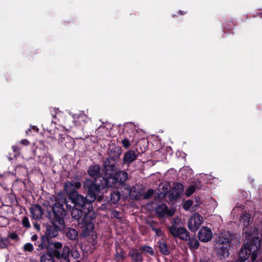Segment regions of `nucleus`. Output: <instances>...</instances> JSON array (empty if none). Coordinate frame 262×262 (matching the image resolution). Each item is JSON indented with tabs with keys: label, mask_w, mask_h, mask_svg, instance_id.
Segmentation results:
<instances>
[{
	"label": "nucleus",
	"mask_w": 262,
	"mask_h": 262,
	"mask_svg": "<svg viewBox=\"0 0 262 262\" xmlns=\"http://www.w3.org/2000/svg\"><path fill=\"white\" fill-rule=\"evenodd\" d=\"M116 161L114 158L111 157L106 159L104 162V169L105 176L100 180L99 184H96L95 181L86 179L83 183L84 189L88 191L89 201L94 202L96 199L101 201L103 195L107 191V188H117L119 186L116 177L115 176L117 168Z\"/></svg>",
	"instance_id": "obj_1"
},
{
	"label": "nucleus",
	"mask_w": 262,
	"mask_h": 262,
	"mask_svg": "<svg viewBox=\"0 0 262 262\" xmlns=\"http://www.w3.org/2000/svg\"><path fill=\"white\" fill-rule=\"evenodd\" d=\"M32 218L37 220L42 224H46V220H49L53 225V228H48V235L51 237H55L58 235V230L64 227L63 214H32Z\"/></svg>",
	"instance_id": "obj_2"
},
{
	"label": "nucleus",
	"mask_w": 262,
	"mask_h": 262,
	"mask_svg": "<svg viewBox=\"0 0 262 262\" xmlns=\"http://www.w3.org/2000/svg\"><path fill=\"white\" fill-rule=\"evenodd\" d=\"M91 214H71L74 220L78 221V226L82 229V235L84 237L91 236L92 245L94 246L96 244L97 236L94 231L93 217Z\"/></svg>",
	"instance_id": "obj_3"
},
{
	"label": "nucleus",
	"mask_w": 262,
	"mask_h": 262,
	"mask_svg": "<svg viewBox=\"0 0 262 262\" xmlns=\"http://www.w3.org/2000/svg\"><path fill=\"white\" fill-rule=\"evenodd\" d=\"M71 200L70 204L69 202L64 199V203L68 210L71 211V213L77 212V213H85L83 210V207L86 205V200L81 195L78 193L73 195V198H69Z\"/></svg>",
	"instance_id": "obj_4"
},
{
	"label": "nucleus",
	"mask_w": 262,
	"mask_h": 262,
	"mask_svg": "<svg viewBox=\"0 0 262 262\" xmlns=\"http://www.w3.org/2000/svg\"><path fill=\"white\" fill-rule=\"evenodd\" d=\"M237 238L236 235L227 230H224L219 234L216 238L217 244L230 246Z\"/></svg>",
	"instance_id": "obj_5"
},
{
	"label": "nucleus",
	"mask_w": 262,
	"mask_h": 262,
	"mask_svg": "<svg viewBox=\"0 0 262 262\" xmlns=\"http://www.w3.org/2000/svg\"><path fill=\"white\" fill-rule=\"evenodd\" d=\"M168 229L172 236L178 237L183 241L188 240L189 233L185 228L179 226H169Z\"/></svg>",
	"instance_id": "obj_6"
},
{
	"label": "nucleus",
	"mask_w": 262,
	"mask_h": 262,
	"mask_svg": "<svg viewBox=\"0 0 262 262\" xmlns=\"http://www.w3.org/2000/svg\"><path fill=\"white\" fill-rule=\"evenodd\" d=\"M204 221L200 214H192L188 221V227L190 231H196Z\"/></svg>",
	"instance_id": "obj_7"
},
{
	"label": "nucleus",
	"mask_w": 262,
	"mask_h": 262,
	"mask_svg": "<svg viewBox=\"0 0 262 262\" xmlns=\"http://www.w3.org/2000/svg\"><path fill=\"white\" fill-rule=\"evenodd\" d=\"M81 186L80 182L72 181L65 183L64 188L65 191L69 195V198H73V195L78 193L76 189L80 188Z\"/></svg>",
	"instance_id": "obj_8"
},
{
	"label": "nucleus",
	"mask_w": 262,
	"mask_h": 262,
	"mask_svg": "<svg viewBox=\"0 0 262 262\" xmlns=\"http://www.w3.org/2000/svg\"><path fill=\"white\" fill-rule=\"evenodd\" d=\"M212 231L210 228L203 227L198 233V238L201 242H207L212 239Z\"/></svg>",
	"instance_id": "obj_9"
},
{
	"label": "nucleus",
	"mask_w": 262,
	"mask_h": 262,
	"mask_svg": "<svg viewBox=\"0 0 262 262\" xmlns=\"http://www.w3.org/2000/svg\"><path fill=\"white\" fill-rule=\"evenodd\" d=\"M184 190L183 185L181 183H177L172 187L169 193V199L173 201L178 199Z\"/></svg>",
	"instance_id": "obj_10"
},
{
	"label": "nucleus",
	"mask_w": 262,
	"mask_h": 262,
	"mask_svg": "<svg viewBox=\"0 0 262 262\" xmlns=\"http://www.w3.org/2000/svg\"><path fill=\"white\" fill-rule=\"evenodd\" d=\"M138 155L134 150H129L124 154L123 158V163L124 164L129 165L137 158Z\"/></svg>",
	"instance_id": "obj_11"
},
{
	"label": "nucleus",
	"mask_w": 262,
	"mask_h": 262,
	"mask_svg": "<svg viewBox=\"0 0 262 262\" xmlns=\"http://www.w3.org/2000/svg\"><path fill=\"white\" fill-rule=\"evenodd\" d=\"M229 245H220L217 244L215 246L217 253L221 258H225L229 255V252L228 248L230 247Z\"/></svg>",
	"instance_id": "obj_12"
},
{
	"label": "nucleus",
	"mask_w": 262,
	"mask_h": 262,
	"mask_svg": "<svg viewBox=\"0 0 262 262\" xmlns=\"http://www.w3.org/2000/svg\"><path fill=\"white\" fill-rule=\"evenodd\" d=\"M70 251V250L68 247H64L61 253L58 250H53V254L54 256L58 259L69 258Z\"/></svg>",
	"instance_id": "obj_13"
},
{
	"label": "nucleus",
	"mask_w": 262,
	"mask_h": 262,
	"mask_svg": "<svg viewBox=\"0 0 262 262\" xmlns=\"http://www.w3.org/2000/svg\"><path fill=\"white\" fill-rule=\"evenodd\" d=\"M142 189L138 186L132 187L129 191V196L132 199L139 200L142 195Z\"/></svg>",
	"instance_id": "obj_14"
},
{
	"label": "nucleus",
	"mask_w": 262,
	"mask_h": 262,
	"mask_svg": "<svg viewBox=\"0 0 262 262\" xmlns=\"http://www.w3.org/2000/svg\"><path fill=\"white\" fill-rule=\"evenodd\" d=\"M38 250L49 249L51 247V242L47 236H42L40 243L37 245Z\"/></svg>",
	"instance_id": "obj_15"
},
{
	"label": "nucleus",
	"mask_w": 262,
	"mask_h": 262,
	"mask_svg": "<svg viewBox=\"0 0 262 262\" xmlns=\"http://www.w3.org/2000/svg\"><path fill=\"white\" fill-rule=\"evenodd\" d=\"M66 205L64 204V201L63 203L61 204L60 202H57L55 203L52 206L53 213H66L69 212L66 208V210L64 208Z\"/></svg>",
	"instance_id": "obj_16"
},
{
	"label": "nucleus",
	"mask_w": 262,
	"mask_h": 262,
	"mask_svg": "<svg viewBox=\"0 0 262 262\" xmlns=\"http://www.w3.org/2000/svg\"><path fill=\"white\" fill-rule=\"evenodd\" d=\"M88 172L89 176L96 179L100 175V167L97 164L91 165L90 166Z\"/></svg>",
	"instance_id": "obj_17"
},
{
	"label": "nucleus",
	"mask_w": 262,
	"mask_h": 262,
	"mask_svg": "<svg viewBox=\"0 0 262 262\" xmlns=\"http://www.w3.org/2000/svg\"><path fill=\"white\" fill-rule=\"evenodd\" d=\"M115 176L116 177V179L118 181V183L119 186L120 185L121 183L125 181L128 178V174L127 172L124 171H120L117 173L116 172Z\"/></svg>",
	"instance_id": "obj_18"
},
{
	"label": "nucleus",
	"mask_w": 262,
	"mask_h": 262,
	"mask_svg": "<svg viewBox=\"0 0 262 262\" xmlns=\"http://www.w3.org/2000/svg\"><path fill=\"white\" fill-rule=\"evenodd\" d=\"M129 255L135 262H140L142 261V257L140 252L137 250H132L129 252Z\"/></svg>",
	"instance_id": "obj_19"
},
{
	"label": "nucleus",
	"mask_w": 262,
	"mask_h": 262,
	"mask_svg": "<svg viewBox=\"0 0 262 262\" xmlns=\"http://www.w3.org/2000/svg\"><path fill=\"white\" fill-rule=\"evenodd\" d=\"M53 252L47 253L41 256L40 262H54Z\"/></svg>",
	"instance_id": "obj_20"
},
{
	"label": "nucleus",
	"mask_w": 262,
	"mask_h": 262,
	"mask_svg": "<svg viewBox=\"0 0 262 262\" xmlns=\"http://www.w3.org/2000/svg\"><path fill=\"white\" fill-rule=\"evenodd\" d=\"M66 236L71 240H75L78 236V232L74 229L69 228L66 233Z\"/></svg>",
	"instance_id": "obj_21"
},
{
	"label": "nucleus",
	"mask_w": 262,
	"mask_h": 262,
	"mask_svg": "<svg viewBox=\"0 0 262 262\" xmlns=\"http://www.w3.org/2000/svg\"><path fill=\"white\" fill-rule=\"evenodd\" d=\"M200 201L196 200L195 204H194V202L192 200H187L186 201L183 207L186 211H188L191 207H197L199 204Z\"/></svg>",
	"instance_id": "obj_22"
},
{
	"label": "nucleus",
	"mask_w": 262,
	"mask_h": 262,
	"mask_svg": "<svg viewBox=\"0 0 262 262\" xmlns=\"http://www.w3.org/2000/svg\"><path fill=\"white\" fill-rule=\"evenodd\" d=\"M241 222L243 223L244 227L246 228L251 222L250 214H244Z\"/></svg>",
	"instance_id": "obj_23"
},
{
	"label": "nucleus",
	"mask_w": 262,
	"mask_h": 262,
	"mask_svg": "<svg viewBox=\"0 0 262 262\" xmlns=\"http://www.w3.org/2000/svg\"><path fill=\"white\" fill-rule=\"evenodd\" d=\"M120 194L118 191L111 193L110 202L111 203L116 204L120 199Z\"/></svg>",
	"instance_id": "obj_24"
},
{
	"label": "nucleus",
	"mask_w": 262,
	"mask_h": 262,
	"mask_svg": "<svg viewBox=\"0 0 262 262\" xmlns=\"http://www.w3.org/2000/svg\"><path fill=\"white\" fill-rule=\"evenodd\" d=\"M246 207L245 206L241 204H237L236 206L233 208V211L234 213H236L237 212H240L241 213H247L248 211L246 209Z\"/></svg>",
	"instance_id": "obj_25"
},
{
	"label": "nucleus",
	"mask_w": 262,
	"mask_h": 262,
	"mask_svg": "<svg viewBox=\"0 0 262 262\" xmlns=\"http://www.w3.org/2000/svg\"><path fill=\"white\" fill-rule=\"evenodd\" d=\"M159 247L160 252L163 254L167 255L169 253L167 245L164 242H159Z\"/></svg>",
	"instance_id": "obj_26"
},
{
	"label": "nucleus",
	"mask_w": 262,
	"mask_h": 262,
	"mask_svg": "<svg viewBox=\"0 0 262 262\" xmlns=\"http://www.w3.org/2000/svg\"><path fill=\"white\" fill-rule=\"evenodd\" d=\"M188 239L189 240L188 244L191 248L196 249L199 247V243L195 237L189 238V237Z\"/></svg>",
	"instance_id": "obj_27"
},
{
	"label": "nucleus",
	"mask_w": 262,
	"mask_h": 262,
	"mask_svg": "<svg viewBox=\"0 0 262 262\" xmlns=\"http://www.w3.org/2000/svg\"><path fill=\"white\" fill-rule=\"evenodd\" d=\"M156 213H168L167 207L164 204H161L156 207Z\"/></svg>",
	"instance_id": "obj_28"
},
{
	"label": "nucleus",
	"mask_w": 262,
	"mask_h": 262,
	"mask_svg": "<svg viewBox=\"0 0 262 262\" xmlns=\"http://www.w3.org/2000/svg\"><path fill=\"white\" fill-rule=\"evenodd\" d=\"M169 188H170V185H169V184L168 183H165L163 185H162V189L163 190H162V191L160 192L161 196L162 197L165 196L167 194Z\"/></svg>",
	"instance_id": "obj_29"
},
{
	"label": "nucleus",
	"mask_w": 262,
	"mask_h": 262,
	"mask_svg": "<svg viewBox=\"0 0 262 262\" xmlns=\"http://www.w3.org/2000/svg\"><path fill=\"white\" fill-rule=\"evenodd\" d=\"M31 213H42V211L40 206L38 205H33L30 208Z\"/></svg>",
	"instance_id": "obj_30"
},
{
	"label": "nucleus",
	"mask_w": 262,
	"mask_h": 262,
	"mask_svg": "<svg viewBox=\"0 0 262 262\" xmlns=\"http://www.w3.org/2000/svg\"><path fill=\"white\" fill-rule=\"evenodd\" d=\"M195 189V187L193 185L189 186L186 189V195L189 196L194 192Z\"/></svg>",
	"instance_id": "obj_31"
},
{
	"label": "nucleus",
	"mask_w": 262,
	"mask_h": 262,
	"mask_svg": "<svg viewBox=\"0 0 262 262\" xmlns=\"http://www.w3.org/2000/svg\"><path fill=\"white\" fill-rule=\"evenodd\" d=\"M24 250L25 251L31 252L33 250L34 248L31 243H27L24 246Z\"/></svg>",
	"instance_id": "obj_32"
},
{
	"label": "nucleus",
	"mask_w": 262,
	"mask_h": 262,
	"mask_svg": "<svg viewBox=\"0 0 262 262\" xmlns=\"http://www.w3.org/2000/svg\"><path fill=\"white\" fill-rule=\"evenodd\" d=\"M125 257V253L123 252L122 251H121L120 253H119L118 251L116 253V258L118 260H122Z\"/></svg>",
	"instance_id": "obj_33"
},
{
	"label": "nucleus",
	"mask_w": 262,
	"mask_h": 262,
	"mask_svg": "<svg viewBox=\"0 0 262 262\" xmlns=\"http://www.w3.org/2000/svg\"><path fill=\"white\" fill-rule=\"evenodd\" d=\"M181 224L182 221L181 219L177 217L173 219L172 225L171 226H179Z\"/></svg>",
	"instance_id": "obj_34"
},
{
	"label": "nucleus",
	"mask_w": 262,
	"mask_h": 262,
	"mask_svg": "<svg viewBox=\"0 0 262 262\" xmlns=\"http://www.w3.org/2000/svg\"><path fill=\"white\" fill-rule=\"evenodd\" d=\"M51 246H53V247L55 248L54 250H58L60 249L62 247V244L59 242H55L54 243H51Z\"/></svg>",
	"instance_id": "obj_35"
},
{
	"label": "nucleus",
	"mask_w": 262,
	"mask_h": 262,
	"mask_svg": "<svg viewBox=\"0 0 262 262\" xmlns=\"http://www.w3.org/2000/svg\"><path fill=\"white\" fill-rule=\"evenodd\" d=\"M142 249L143 251H146V252L149 253L151 255H154V252L152 249L151 247H149V246H144V247H142Z\"/></svg>",
	"instance_id": "obj_36"
},
{
	"label": "nucleus",
	"mask_w": 262,
	"mask_h": 262,
	"mask_svg": "<svg viewBox=\"0 0 262 262\" xmlns=\"http://www.w3.org/2000/svg\"><path fill=\"white\" fill-rule=\"evenodd\" d=\"M154 193V190L152 189H149L144 195V199H148L151 197Z\"/></svg>",
	"instance_id": "obj_37"
},
{
	"label": "nucleus",
	"mask_w": 262,
	"mask_h": 262,
	"mask_svg": "<svg viewBox=\"0 0 262 262\" xmlns=\"http://www.w3.org/2000/svg\"><path fill=\"white\" fill-rule=\"evenodd\" d=\"M9 237L15 241H18V237L16 233L14 232L10 233L8 235Z\"/></svg>",
	"instance_id": "obj_38"
},
{
	"label": "nucleus",
	"mask_w": 262,
	"mask_h": 262,
	"mask_svg": "<svg viewBox=\"0 0 262 262\" xmlns=\"http://www.w3.org/2000/svg\"><path fill=\"white\" fill-rule=\"evenodd\" d=\"M122 143L123 146L126 148H127L130 146L129 141L127 138L123 139L122 140Z\"/></svg>",
	"instance_id": "obj_39"
},
{
	"label": "nucleus",
	"mask_w": 262,
	"mask_h": 262,
	"mask_svg": "<svg viewBox=\"0 0 262 262\" xmlns=\"http://www.w3.org/2000/svg\"><path fill=\"white\" fill-rule=\"evenodd\" d=\"M23 224L25 227H26L27 228L30 227V226L29 220L27 217H24L23 219Z\"/></svg>",
	"instance_id": "obj_40"
},
{
	"label": "nucleus",
	"mask_w": 262,
	"mask_h": 262,
	"mask_svg": "<svg viewBox=\"0 0 262 262\" xmlns=\"http://www.w3.org/2000/svg\"><path fill=\"white\" fill-rule=\"evenodd\" d=\"M84 117V114L83 113H80L79 114H75L74 115L73 117L75 119H83V118Z\"/></svg>",
	"instance_id": "obj_41"
},
{
	"label": "nucleus",
	"mask_w": 262,
	"mask_h": 262,
	"mask_svg": "<svg viewBox=\"0 0 262 262\" xmlns=\"http://www.w3.org/2000/svg\"><path fill=\"white\" fill-rule=\"evenodd\" d=\"M72 255L74 258H78L79 257V253L77 250H74L71 252Z\"/></svg>",
	"instance_id": "obj_42"
},
{
	"label": "nucleus",
	"mask_w": 262,
	"mask_h": 262,
	"mask_svg": "<svg viewBox=\"0 0 262 262\" xmlns=\"http://www.w3.org/2000/svg\"><path fill=\"white\" fill-rule=\"evenodd\" d=\"M153 230L155 231L158 236H161L162 234V232L161 229L153 228Z\"/></svg>",
	"instance_id": "obj_43"
},
{
	"label": "nucleus",
	"mask_w": 262,
	"mask_h": 262,
	"mask_svg": "<svg viewBox=\"0 0 262 262\" xmlns=\"http://www.w3.org/2000/svg\"><path fill=\"white\" fill-rule=\"evenodd\" d=\"M20 143L25 146L28 145L30 144L29 141L27 139H23L20 141Z\"/></svg>",
	"instance_id": "obj_44"
},
{
	"label": "nucleus",
	"mask_w": 262,
	"mask_h": 262,
	"mask_svg": "<svg viewBox=\"0 0 262 262\" xmlns=\"http://www.w3.org/2000/svg\"><path fill=\"white\" fill-rule=\"evenodd\" d=\"M6 244L3 241L0 242V247L1 248H4L6 247Z\"/></svg>",
	"instance_id": "obj_45"
},
{
	"label": "nucleus",
	"mask_w": 262,
	"mask_h": 262,
	"mask_svg": "<svg viewBox=\"0 0 262 262\" xmlns=\"http://www.w3.org/2000/svg\"><path fill=\"white\" fill-rule=\"evenodd\" d=\"M60 262H70L69 258H61Z\"/></svg>",
	"instance_id": "obj_46"
},
{
	"label": "nucleus",
	"mask_w": 262,
	"mask_h": 262,
	"mask_svg": "<svg viewBox=\"0 0 262 262\" xmlns=\"http://www.w3.org/2000/svg\"><path fill=\"white\" fill-rule=\"evenodd\" d=\"M2 220H5V224H7L8 221L6 219H4L3 217L0 216V222H1Z\"/></svg>",
	"instance_id": "obj_47"
},
{
	"label": "nucleus",
	"mask_w": 262,
	"mask_h": 262,
	"mask_svg": "<svg viewBox=\"0 0 262 262\" xmlns=\"http://www.w3.org/2000/svg\"><path fill=\"white\" fill-rule=\"evenodd\" d=\"M32 241H35L37 238V236L36 235H34L32 236Z\"/></svg>",
	"instance_id": "obj_48"
},
{
	"label": "nucleus",
	"mask_w": 262,
	"mask_h": 262,
	"mask_svg": "<svg viewBox=\"0 0 262 262\" xmlns=\"http://www.w3.org/2000/svg\"><path fill=\"white\" fill-rule=\"evenodd\" d=\"M158 215V217L159 218L160 217H163V215L164 214H161V213H160V214H157Z\"/></svg>",
	"instance_id": "obj_49"
},
{
	"label": "nucleus",
	"mask_w": 262,
	"mask_h": 262,
	"mask_svg": "<svg viewBox=\"0 0 262 262\" xmlns=\"http://www.w3.org/2000/svg\"><path fill=\"white\" fill-rule=\"evenodd\" d=\"M31 129H28L27 130H26V133L27 135L29 134V132L31 131Z\"/></svg>",
	"instance_id": "obj_50"
},
{
	"label": "nucleus",
	"mask_w": 262,
	"mask_h": 262,
	"mask_svg": "<svg viewBox=\"0 0 262 262\" xmlns=\"http://www.w3.org/2000/svg\"><path fill=\"white\" fill-rule=\"evenodd\" d=\"M34 226H35V227L37 229H39V226L38 225H37L36 224L34 223Z\"/></svg>",
	"instance_id": "obj_51"
},
{
	"label": "nucleus",
	"mask_w": 262,
	"mask_h": 262,
	"mask_svg": "<svg viewBox=\"0 0 262 262\" xmlns=\"http://www.w3.org/2000/svg\"><path fill=\"white\" fill-rule=\"evenodd\" d=\"M119 215V214H115V216L116 217H118V215Z\"/></svg>",
	"instance_id": "obj_52"
},
{
	"label": "nucleus",
	"mask_w": 262,
	"mask_h": 262,
	"mask_svg": "<svg viewBox=\"0 0 262 262\" xmlns=\"http://www.w3.org/2000/svg\"><path fill=\"white\" fill-rule=\"evenodd\" d=\"M88 213H90L91 212V210H90V207L88 208Z\"/></svg>",
	"instance_id": "obj_53"
},
{
	"label": "nucleus",
	"mask_w": 262,
	"mask_h": 262,
	"mask_svg": "<svg viewBox=\"0 0 262 262\" xmlns=\"http://www.w3.org/2000/svg\"><path fill=\"white\" fill-rule=\"evenodd\" d=\"M33 129H34V130H36V128L35 126H34V127H33Z\"/></svg>",
	"instance_id": "obj_54"
},
{
	"label": "nucleus",
	"mask_w": 262,
	"mask_h": 262,
	"mask_svg": "<svg viewBox=\"0 0 262 262\" xmlns=\"http://www.w3.org/2000/svg\"><path fill=\"white\" fill-rule=\"evenodd\" d=\"M168 215H169V216H171V215H172L173 214H170V213H169V214H167Z\"/></svg>",
	"instance_id": "obj_55"
},
{
	"label": "nucleus",
	"mask_w": 262,
	"mask_h": 262,
	"mask_svg": "<svg viewBox=\"0 0 262 262\" xmlns=\"http://www.w3.org/2000/svg\"><path fill=\"white\" fill-rule=\"evenodd\" d=\"M113 213H119V212L117 211H115Z\"/></svg>",
	"instance_id": "obj_56"
},
{
	"label": "nucleus",
	"mask_w": 262,
	"mask_h": 262,
	"mask_svg": "<svg viewBox=\"0 0 262 262\" xmlns=\"http://www.w3.org/2000/svg\"><path fill=\"white\" fill-rule=\"evenodd\" d=\"M180 13L182 14H183V13L182 11H180ZM184 14H185V13H184Z\"/></svg>",
	"instance_id": "obj_57"
},
{
	"label": "nucleus",
	"mask_w": 262,
	"mask_h": 262,
	"mask_svg": "<svg viewBox=\"0 0 262 262\" xmlns=\"http://www.w3.org/2000/svg\"><path fill=\"white\" fill-rule=\"evenodd\" d=\"M200 262H207V261H205V260H201Z\"/></svg>",
	"instance_id": "obj_58"
},
{
	"label": "nucleus",
	"mask_w": 262,
	"mask_h": 262,
	"mask_svg": "<svg viewBox=\"0 0 262 262\" xmlns=\"http://www.w3.org/2000/svg\"><path fill=\"white\" fill-rule=\"evenodd\" d=\"M14 150L15 151V146H13Z\"/></svg>",
	"instance_id": "obj_59"
},
{
	"label": "nucleus",
	"mask_w": 262,
	"mask_h": 262,
	"mask_svg": "<svg viewBox=\"0 0 262 262\" xmlns=\"http://www.w3.org/2000/svg\"><path fill=\"white\" fill-rule=\"evenodd\" d=\"M77 262H79V261H77Z\"/></svg>",
	"instance_id": "obj_60"
},
{
	"label": "nucleus",
	"mask_w": 262,
	"mask_h": 262,
	"mask_svg": "<svg viewBox=\"0 0 262 262\" xmlns=\"http://www.w3.org/2000/svg\"><path fill=\"white\" fill-rule=\"evenodd\" d=\"M259 262H262V261H259Z\"/></svg>",
	"instance_id": "obj_61"
},
{
	"label": "nucleus",
	"mask_w": 262,
	"mask_h": 262,
	"mask_svg": "<svg viewBox=\"0 0 262 262\" xmlns=\"http://www.w3.org/2000/svg\"><path fill=\"white\" fill-rule=\"evenodd\" d=\"M256 262H259V261H257Z\"/></svg>",
	"instance_id": "obj_62"
}]
</instances>
